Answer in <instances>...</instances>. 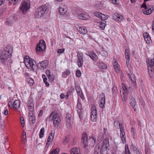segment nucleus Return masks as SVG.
<instances>
[{
	"label": "nucleus",
	"instance_id": "nucleus-1",
	"mask_svg": "<svg viewBox=\"0 0 154 154\" xmlns=\"http://www.w3.org/2000/svg\"><path fill=\"white\" fill-rule=\"evenodd\" d=\"M48 5V4H45L37 8L35 12V17L38 19L43 16L46 11Z\"/></svg>",
	"mask_w": 154,
	"mask_h": 154
},
{
	"label": "nucleus",
	"instance_id": "nucleus-2",
	"mask_svg": "<svg viewBox=\"0 0 154 154\" xmlns=\"http://www.w3.org/2000/svg\"><path fill=\"white\" fill-rule=\"evenodd\" d=\"M50 117L52 118L54 126L56 128H58L61 122V118L60 116L58 114L53 112L51 113Z\"/></svg>",
	"mask_w": 154,
	"mask_h": 154
},
{
	"label": "nucleus",
	"instance_id": "nucleus-3",
	"mask_svg": "<svg viewBox=\"0 0 154 154\" xmlns=\"http://www.w3.org/2000/svg\"><path fill=\"white\" fill-rule=\"evenodd\" d=\"M24 62L27 68L31 69L34 71L36 62L34 60L29 58L28 56H26L24 58Z\"/></svg>",
	"mask_w": 154,
	"mask_h": 154
},
{
	"label": "nucleus",
	"instance_id": "nucleus-4",
	"mask_svg": "<svg viewBox=\"0 0 154 154\" xmlns=\"http://www.w3.org/2000/svg\"><path fill=\"white\" fill-rule=\"evenodd\" d=\"M147 66H148V70L150 76L152 77V67L154 66V57L151 59H148L146 60Z\"/></svg>",
	"mask_w": 154,
	"mask_h": 154
},
{
	"label": "nucleus",
	"instance_id": "nucleus-5",
	"mask_svg": "<svg viewBox=\"0 0 154 154\" xmlns=\"http://www.w3.org/2000/svg\"><path fill=\"white\" fill-rule=\"evenodd\" d=\"M21 6L20 8L23 14H25L27 11L30 7V5L29 2L26 1H23L22 2L21 4Z\"/></svg>",
	"mask_w": 154,
	"mask_h": 154
},
{
	"label": "nucleus",
	"instance_id": "nucleus-6",
	"mask_svg": "<svg viewBox=\"0 0 154 154\" xmlns=\"http://www.w3.org/2000/svg\"><path fill=\"white\" fill-rule=\"evenodd\" d=\"M76 110L77 111L80 119H82V114L83 112V109L82 106V104L79 101V98L78 99L77 103L76 106Z\"/></svg>",
	"mask_w": 154,
	"mask_h": 154
},
{
	"label": "nucleus",
	"instance_id": "nucleus-7",
	"mask_svg": "<svg viewBox=\"0 0 154 154\" xmlns=\"http://www.w3.org/2000/svg\"><path fill=\"white\" fill-rule=\"evenodd\" d=\"M11 56V54L8 52H6L3 51L1 53L0 56L2 62H4L9 58Z\"/></svg>",
	"mask_w": 154,
	"mask_h": 154
},
{
	"label": "nucleus",
	"instance_id": "nucleus-8",
	"mask_svg": "<svg viewBox=\"0 0 154 154\" xmlns=\"http://www.w3.org/2000/svg\"><path fill=\"white\" fill-rule=\"evenodd\" d=\"M78 57L77 64L79 67H81L83 64V56L82 52H78L77 53Z\"/></svg>",
	"mask_w": 154,
	"mask_h": 154
},
{
	"label": "nucleus",
	"instance_id": "nucleus-9",
	"mask_svg": "<svg viewBox=\"0 0 154 154\" xmlns=\"http://www.w3.org/2000/svg\"><path fill=\"white\" fill-rule=\"evenodd\" d=\"M122 86L124 91L123 93L122 94H121V96L122 100L123 101H126L128 99V94L127 91L128 90V88L124 83H122Z\"/></svg>",
	"mask_w": 154,
	"mask_h": 154
},
{
	"label": "nucleus",
	"instance_id": "nucleus-10",
	"mask_svg": "<svg viewBox=\"0 0 154 154\" xmlns=\"http://www.w3.org/2000/svg\"><path fill=\"white\" fill-rule=\"evenodd\" d=\"M101 147L102 149L105 150L109 149V139L108 138L104 139L102 143Z\"/></svg>",
	"mask_w": 154,
	"mask_h": 154
},
{
	"label": "nucleus",
	"instance_id": "nucleus-11",
	"mask_svg": "<svg viewBox=\"0 0 154 154\" xmlns=\"http://www.w3.org/2000/svg\"><path fill=\"white\" fill-rule=\"evenodd\" d=\"M87 134L86 133H83L82 135L81 141L82 143L84 145L83 147L85 148L88 146V140Z\"/></svg>",
	"mask_w": 154,
	"mask_h": 154
},
{
	"label": "nucleus",
	"instance_id": "nucleus-12",
	"mask_svg": "<svg viewBox=\"0 0 154 154\" xmlns=\"http://www.w3.org/2000/svg\"><path fill=\"white\" fill-rule=\"evenodd\" d=\"M113 19L118 23L121 22L124 19L123 16L117 13L114 14L112 15Z\"/></svg>",
	"mask_w": 154,
	"mask_h": 154
},
{
	"label": "nucleus",
	"instance_id": "nucleus-13",
	"mask_svg": "<svg viewBox=\"0 0 154 154\" xmlns=\"http://www.w3.org/2000/svg\"><path fill=\"white\" fill-rule=\"evenodd\" d=\"M54 135V133H53V131H52L50 133L49 135L48 138L45 146L46 148H48V147L50 143L52 142L53 140Z\"/></svg>",
	"mask_w": 154,
	"mask_h": 154
},
{
	"label": "nucleus",
	"instance_id": "nucleus-14",
	"mask_svg": "<svg viewBox=\"0 0 154 154\" xmlns=\"http://www.w3.org/2000/svg\"><path fill=\"white\" fill-rule=\"evenodd\" d=\"M120 137L122 143L124 144L126 142V137L124 128L123 126H122L120 128Z\"/></svg>",
	"mask_w": 154,
	"mask_h": 154
},
{
	"label": "nucleus",
	"instance_id": "nucleus-15",
	"mask_svg": "<svg viewBox=\"0 0 154 154\" xmlns=\"http://www.w3.org/2000/svg\"><path fill=\"white\" fill-rule=\"evenodd\" d=\"M40 69L43 70L48 65V62L45 60L39 62L38 64Z\"/></svg>",
	"mask_w": 154,
	"mask_h": 154
},
{
	"label": "nucleus",
	"instance_id": "nucleus-16",
	"mask_svg": "<svg viewBox=\"0 0 154 154\" xmlns=\"http://www.w3.org/2000/svg\"><path fill=\"white\" fill-rule=\"evenodd\" d=\"M76 29L80 33L83 35L85 34L87 32V29L84 27H81L79 25H77Z\"/></svg>",
	"mask_w": 154,
	"mask_h": 154
},
{
	"label": "nucleus",
	"instance_id": "nucleus-17",
	"mask_svg": "<svg viewBox=\"0 0 154 154\" xmlns=\"http://www.w3.org/2000/svg\"><path fill=\"white\" fill-rule=\"evenodd\" d=\"M87 55L89 56L93 61L95 62L97 61L98 58L97 55L92 51H91L89 52V54Z\"/></svg>",
	"mask_w": 154,
	"mask_h": 154
},
{
	"label": "nucleus",
	"instance_id": "nucleus-18",
	"mask_svg": "<svg viewBox=\"0 0 154 154\" xmlns=\"http://www.w3.org/2000/svg\"><path fill=\"white\" fill-rule=\"evenodd\" d=\"M100 103L99 106L101 108H103L104 106V103H105V94L102 93L101 95H100Z\"/></svg>",
	"mask_w": 154,
	"mask_h": 154
},
{
	"label": "nucleus",
	"instance_id": "nucleus-19",
	"mask_svg": "<svg viewBox=\"0 0 154 154\" xmlns=\"http://www.w3.org/2000/svg\"><path fill=\"white\" fill-rule=\"evenodd\" d=\"M78 18L82 20H87L90 18V17L87 13H82L78 16Z\"/></svg>",
	"mask_w": 154,
	"mask_h": 154
},
{
	"label": "nucleus",
	"instance_id": "nucleus-20",
	"mask_svg": "<svg viewBox=\"0 0 154 154\" xmlns=\"http://www.w3.org/2000/svg\"><path fill=\"white\" fill-rule=\"evenodd\" d=\"M67 11V9L64 6H60L59 8V11L60 14L64 15Z\"/></svg>",
	"mask_w": 154,
	"mask_h": 154
},
{
	"label": "nucleus",
	"instance_id": "nucleus-21",
	"mask_svg": "<svg viewBox=\"0 0 154 154\" xmlns=\"http://www.w3.org/2000/svg\"><path fill=\"white\" fill-rule=\"evenodd\" d=\"M144 9L142 10L143 13L146 15L150 14L153 11L154 9H151V8H143Z\"/></svg>",
	"mask_w": 154,
	"mask_h": 154
},
{
	"label": "nucleus",
	"instance_id": "nucleus-22",
	"mask_svg": "<svg viewBox=\"0 0 154 154\" xmlns=\"http://www.w3.org/2000/svg\"><path fill=\"white\" fill-rule=\"evenodd\" d=\"M129 104L131 106L134 108L136 104V102L135 99L132 96H131L129 98Z\"/></svg>",
	"mask_w": 154,
	"mask_h": 154
},
{
	"label": "nucleus",
	"instance_id": "nucleus-23",
	"mask_svg": "<svg viewBox=\"0 0 154 154\" xmlns=\"http://www.w3.org/2000/svg\"><path fill=\"white\" fill-rule=\"evenodd\" d=\"M70 154H81L79 148L74 147L70 151Z\"/></svg>",
	"mask_w": 154,
	"mask_h": 154
},
{
	"label": "nucleus",
	"instance_id": "nucleus-24",
	"mask_svg": "<svg viewBox=\"0 0 154 154\" xmlns=\"http://www.w3.org/2000/svg\"><path fill=\"white\" fill-rule=\"evenodd\" d=\"M13 50V48L12 46L11 45H8L6 47H5L3 49V51L5 52H8L10 54H11L12 53Z\"/></svg>",
	"mask_w": 154,
	"mask_h": 154
},
{
	"label": "nucleus",
	"instance_id": "nucleus-25",
	"mask_svg": "<svg viewBox=\"0 0 154 154\" xmlns=\"http://www.w3.org/2000/svg\"><path fill=\"white\" fill-rule=\"evenodd\" d=\"M125 57L126 60V63L127 65L128 64L130 60V53L129 50L126 49L125 50Z\"/></svg>",
	"mask_w": 154,
	"mask_h": 154
},
{
	"label": "nucleus",
	"instance_id": "nucleus-26",
	"mask_svg": "<svg viewBox=\"0 0 154 154\" xmlns=\"http://www.w3.org/2000/svg\"><path fill=\"white\" fill-rule=\"evenodd\" d=\"M97 65L100 68L103 69H106L107 68V65L104 63L98 61L97 63Z\"/></svg>",
	"mask_w": 154,
	"mask_h": 154
},
{
	"label": "nucleus",
	"instance_id": "nucleus-27",
	"mask_svg": "<svg viewBox=\"0 0 154 154\" xmlns=\"http://www.w3.org/2000/svg\"><path fill=\"white\" fill-rule=\"evenodd\" d=\"M127 73L128 77L132 82H136L135 77L133 73H132L131 72L129 73L127 72Z\"/></svg>",
	"mask_w": 154,
	"mask_h": 154
},
{
	"label": "nucleus",
	"instance_id": "nucleus-28",
	"mask_svg": "<svg viewBox=\"0 0 154 154\" xmlns=\"http://www.w3.org/2000/svg\"><path fill=\"white\" fill-rule=\"evenodd\" d=\"M12 107L13 108H15L16 109H17L19 108V100H15Z\"/></svg>",
	"mask_w": 154,
	"mask_h": 154
},
{
	"label": "nucleus",
	"instance_id": "nucleus-29",
	"mask_svg": "<svg viewBox=\"0 0 154 154\" xmlns=\"http://www.w3.org/2000/svg\"><path fill=\"white\" fill-rule=\"evenodd\" d=\"M66 125L68 127L70 128L71 125V122L70 117L66 116Z\"/></svg>",
	"mask_w": 154,
	"mask_h": 154
},
{
	"label": "nucleus",
	"instance_id": "nucleus-30",
	"mask_svg": "<svg viewBox=\"0 0 154 154\" xmlns=\"http://www.w3.org/2000/svg\"><path fill=\"white\" fill-rule=\"evenodd\" d=\"M19 0H9V2L10 3H14V4L18 3ZM5 2V0H0V5L3 4Z\"/></svg>",
	"mask_w": 154,
	"mask_h": 154
},
{
	"label": "nucleus",
	"instance_id": "nucleus-31",
	"mask_svg": "<svg viewBox=\"0 0 154 154\" xmlns=\"http://www.w3.org/2000/svg\"><path fill=\"white\" fill-rule=\"evenodd\" d=\"M33 112L31 113L29 112V114L28 115V116H30L31 118H30L29 119V120H30L31 118H32L31 121L32 122V123L33 124L35 122V117Z\"/></svg>",
	"mask_w": 154,
	"mask_h": 154
},
{
	"label": "nucleus",
	"instance_id": "nucleus-32",
	"mask_svg": "<svg viewBox=\"0 0 154 154\" xmlns=\"http://www.w3.org/2000/svg\"><path fill=\"white\" fill-rule=\"evenodd\" d=\"M45 50L43 49V48L40 47V44H37V47H36V50L37 53H40L41 52H42Z\"/></svg>",
	"mask_w": 154,
	"mask_h": 154
},
{
	"label": "nucleus",
	"instance_id": "nucleus-33",
	"mask_svg": "<svg viewBox=\"0 0 154 154\" xmlns=\"http://www.w3.org/2000/svg\"><path fill=\"white\" fill-rule=\"evenodd\" d=\"M118 64L116 60L113 63V66L114 68L115 71L117 72H119L118 68Z\"/></svg>",
	"mask_w": 154,
	"mask_h": 154
},
{
	"label": "nucleus",
	"instance_id": "nucleus-34",
	"mask_svg": "<svg viewBox=\"0 0 154 154\" xmlns=\"http://www.w3.org/2000/svg\"><path fill=\"white\" fill-rule=\"evenodd\" d=\"M141 8H151V9L154 8L151 5L148 4L147 3L143 2L141 6Z\"/></svg>",
	"mask_w": 154,
	"mask_h": 154
},
{
	"label": "nucleus",
	"instance_id": "nucleus-35",
	"mask_svg": "<svg viewBox=\"0 0 154 154\" xmlns=\"http://www.w3.org/2000/svg\"><path fill=\"white\" fill-rule=\"evenodd\" d=\"M91 110V115H97V109L95 106H92Z\"/></svg>",
	"mask_w": 154,
	"mask_h": 154
},
{
	"label": "nucleus",
	"instance_id": "nucleus-36",
	"mask_svg": "<svg viewBox=\"0 0 154 154\" xmlns=\"http://www.w3.org/2000/svg\"><path fill=\"white\" fill-rule=\"evenodd\" d=\"M42 77L44 83H45L47 87H48L49 86V84L48 82H47V79L45 75L43 74L42 75Z\"/></svg>",
	"mask_w": 154,
	"mask_h": 154
},
{
	"label": "nucleus",
	"instance_id": "nucleus-37",
	"mask_svg": "<svg viewBox=\"0 0 154 154\" xmlns=\"http://www.w3.org/2000/svg\"><path fill=\"white\" fill-rule=\"evenodd\" d=\"M114 125L115 128H118L119 127L120 129V128L122 126H123L122 124H120L118 121L116 120L114 122Z\"/></svg>",
	"mask_w": 154,
	"mask_h": 154
},
{
	"label": "nucleus",
	"instance_id": "nucleus-38",
	"mask_svg": "<svg viewBox=\"0 0 154 154\" xmlns=\"http://www.w3.org/2000/svg\"><path fill=\"white\" fill-rule=\"evenodd\" d=\"M15 22L14 20H13L12 18H10L6 22V24L9 25H11Z\"/></svg>",
	"mask_w": 154,
	"mask_h": 154
},
{
	"label": "nucleus",
	"instance_id": "nucleus-39",
	"mask_svg": "<svg viewBox=\"0 0 154 154\" xmlns=\"http://www.w3.org/2000/svg\"><path fill=\"white\" fill-rule=\"evenodd\" d=\"M45 128L44 127H43L40 130L39 135V137L40 138H42L44 136L45 133Z\"/></svg>",
	"mask_w": 154,
	"mask_h": 154
},
{
	"label": "nucleus",
	"instance_id": "nucleus-40",
	"mask_svg": "<svg viewBox=\"0 0 154 154\" xmlns=\"http://www.w3.org/2000/svg\"><path fill=\"white\" fill-rule=\"evenodd\" d=\"M91 143H90L91 146L92 147H94L96 143V140L93 137L90 138Z\"/></svg>",
	"mask_w": 154,
	"mask_h": 154
},
{
	"label": "nucleus",
	"instance_id": "nucleus-41",
	"mask_svg": "<svg viewBox=\"0 0 154 154\" xmlns=\"http://www.w3.org/2000/svg\"><path fill=\"white\" fill-rule=\"evenodd\" d=\"M70 73V71L67 70L63 72L62 74V77L63 78H66L67 75H68Z\"/></svg>",
	"mask_w": 154,
	"mask_h": 154
},
{
	"label": "nucleus",
	"instance_id": "nucleus-42",
	"mask_svg": "<svg viewBox=\"0 0 154 154\" xmlns=\"http://www.w3.org/2000/svg\"><path fill=\"white\" fill-rule=\"evenodd\" d=\"M39 44H40V47L42 48H43V49H45L46 48L45 42L43 40L42 41H40Z\"/></svg>",
	"mask_w": 154,
	"mask_h": 154
},
{
	"label": "nucleus",
	"instance_id": "nucleus-43",
	"mask_svg": "<svg viewBox=\"0 0 154 154\" xmlns=\"http://www.w3.org/2000/svg\"><path fill=\"white\" fill-rule=\"evenodd\" d=\"M59 151V148H56L53 149L50 152V154H58Z\"/></svg>",
	"mask_w": 154,
	"mask_h": 154
},
{
	"label": "nucleus",
	"instance_id": "nucleus-44",
	"mask_svg": "<svg viewBox=\"0 0 154 154\" xmlns=\"http://www.w3.org/2000/svg\"><path fill=\"white\" fill-rule=\"evenodd\" d=\"M125 154H131L127 144H126L125 146Z\"/></svg>",
	"mask_w": 154,
	"mask_h": 154
},
{
	"label": "nucleus",
	"instance_id": "nucleus-45",
	"mask_svg": "<svg viewBox=\"0 0 154 154\" xmlns=\"http://www.w3.org/2000/svg\"><path fill=\"white\" fill-rule=\"evenodd\" d=\"M28 83L30 86H32L33 85L34 83V80L31 78H29L27 79Z\"/></svg>",
	"mask_w": 154,
	"mask_h": 154
},
{
	"label": "nucleus",
	"instance_id": "nucleus-46",
	"mask_svg": "<svg viewBox=\"0 0 154 154\" xmlns=\"http://www.w3.org/2000/svg\"><path fill=\"white\" fill-rule=\"evenodd\" d=\"M28 109L30 112H33V111L34 110V105H30L28 106Z\"/></svg>",
	"mask_w": 154,
	"mask_h": 154
},
{
	"label": "nucleus",
	"instance_id": "nucleus-47",
	"mask_svg": "<svg viewBox=\"0 0 154 154\" xmlns=\"http://www.w3.org/2000/svg\"><path fill=\"white\" fill-rule=\"evenodd\" d=\"M91 120L93 122H96L97 121V115H91Z\"/></svg>",
	"mask_w": 154,
	"mask_h": 154
},
{
	"label": "nucleus",
	"instance_id": "nucleus-48",
	"mask_svg": "<svg viewBox=\"0 0 154 154\" xmlns=\"http://www.w3.org/2000/svg\"><path fill=\"white\" fill-rule=\"evenodd\" d=\"M20 122L21 124L23 127H24L25 125V121L24 118L23 117H21L20 118Z\"/></svg>",
	"mask_w": 154,
	"mask_h": 154
},
{
	"label": "nucleus",
	"instance_id": "nucleus-49",
	"mask_svg": "<svg viewBox=\"0 0 154 154\" xmlns=\"http://www.w3.org/2000/svg\"><path fill=\"white\" fill-rule=\"evenodd\" d=\"M34 104L33 99L32 98H29L28 100L27 105L28 106Z\"/></svg>",
	"mask_w": 154,
	"mask_h": 154
},
{
	"label": "nucleus",
	"instance_id": "nucleus-50",
	"mask_svg": "<svg viewBox=\"0 0 154 154\" xmlns=\"http://www.w3.org/2000/svg\"><path fill=\"white\" fill-rule=\"evenodd\" d=\"M106 24L105 23H100V28L102 30H104L105 29V27Z\"/></svg>",
	"mask_w": 154,
	"mask_h": 154
},
{
	"label": "nucleus",
	"instance_id": "nucleus-51",
	"mask_svg": "<svg viewBox=\"0 0 154 154\" xmlns=\"http://www.w3.org/2000/svg\"><path fill=\"white\" fill-rule=\"evenodd\" d=\"M75 88L77 94L80 92H82V90L79 86L77 85L75 86Z\"/></svg>",
	"mask_w": 154,
	"mask_h": 154
},
{
	"label": "nucleus",
	"instance_id": "nucleus-52",
	"mask_svg": "<svg viewBox=\"0 0 154 154\" xmlns=\"http://www.w3.org/2000/svg\"><path fill=\"white\" fill-rule=\"evenodd\" d=\"M144 39L147 43H150V41H151V38L149 36H148V37H145L144 38Z\"/></svg>",
	"mask_w": 154,
	"mask_h": 154
},
{
	"label": "nucleus",
	"instance_id": "nucleus-53",
	"mask_svg": "<svg viewBox=\"0 0 154 154\" xmlns=\"http://www.w3.org/2000/svg\"><path fill=\"white\" fill-rule=\"evenodd\" d=\"M49 80L50 82H52L54 81V76L53 75H51L48 77Z\"/></svg>",
	"mask_w": 154,
	"mask_h": 154
},
{
	"label": "nucleus",
	"instance_id": "nucleus-54",
	"mask_svg": "<svg viewBox=\"0 0 154 154\" xmlns=\"http://www.w3.org/2000/svg\"><path fill=\"white\" fill-rule=\"evenodd\" d=\"M114 5H119V2L118 0H110Z\"/></svg>",
	"mask_w": 154,
	"mask_h": 154
},
{
	"label": "nucleus",
	"instance_id": "nucleus-55",
	"mask_svg": "<svg viewBox=\"0 0 154 154\" xmlns=\"http://www.w3.org/2000/svg\"><path fill=\"white\" fill-rule=\"evenodd\" d=\"M26 133L24 131H23V134L22 135V139L23 140V141H24L26 139Z\"/></svg>",
	"mask_w": 154,
	"mask_h": 154
},
{
	"label": "nucleus",
	"instance_id": "nucleus-56",
	"mask_svg": "<svg viewBox=\"0 0 154 154\" xmlns=\"http://www.w3.org/2000/svg\"><path fill=\"white\" fill-rule=\"evenodd\" d=\"M100 152L99 146H96L94 149V154H98Z\"/></svg>",
	"mask_w": 154,
	"mask_h": 154
},
{
	"label": "nucleus",
	"instance_id": "nucleus-57",
	"mask_svg": "<svg viewBox=\"0 0 154 154\" xmlns=\"http://www.w3.org/2000/svg\"><path fill=\"white\" fill-rule=\"evenodd\" d=\"M64 48L58 49H57V52L58 54H61L64 52Z\"/></svg>",
	"mask_w": 154,
	"mask_h": 154
},
{
	"label": "nucleus",
	"instance_id": "nucleus-58",
	"mask_svg": "<svg viewBox=\"0 0 154 154\" xmlns=\"http://www.w3.org/2000/svg\"><path fill=\"white\" fill-rule=\"evenodd\" d=\"M112 91L113 93L116 94L117 92V88L115 86H113L112 87Z\"/></svg>",
	"mask_w": 154,
	"mask_h": 154
},
{
	"label": "nucleus",
	"instance_id": "nucleus-59",
	"mask_svg": "<svg viewBox=\"0 0 154 154\" xmlns=\"http://www.w3.org/2000/svg\"><path fill=\"white\" fill-rule=\"evenodd\" d=\"M76 76L78 77H79L81 76V72L79 70H77L76 72Z\"/></svg>",
	"mask_w": 154,
	"mask_h": 154
},
{
	"label": "nucleus",
	"instance_id": "nucleus-60",
	"mask_svg": "<svg viewBox=\"0 0 154 154\" xmlns=\"http://www.w3.org/2000/svg\"><path fill=\"white\" fill-rule=\"evenodd\" d=\"M69 140V138L68 137L66 136L63 141V143L66 144Z\"/></svg>",
	"mask_w": 154,
	"mask_h": 154
},
{
	"label": "nucleus",
	"instance_id": "nucleus-61",
	"mask_svg": "<svg viewBox=\"0 0 154 154\" xmlns=\"http://www.w3.org/2000/svg\"><path fill=\"white\" fill-rule=\"evenodd\" d=\"M131 148L132 149L133 152H134L135 151H136L138 149L134 145H131Z\"/></svg>",
	"mask_w": 154,
	"mask_h": 154
},
{
	"label": "nucleus",
	"instance_id": "nucleus-62",
	"mask_svg": "<svg viewBox=\"0 0 154 154\" xmlns=\"http://www.w3.org/2000/svg\"><path fill=\"white\" fill-rule=\"evenodd\" d=\"M101 15L102 16V17L100 18L101 19L103 20H106L107 19V17L106 15L102 14Z\"/></svg>",
	"mask_w": 154,
	"mask_h": 154
},
{
	"label": "nucleus",
	"instance_id": "nucleus-63",
	"mask_svg": "<svg viewBox=\"0 0 154 154\" xmlns=\"http://www.w3.org/2000/svg\"><path fill=\"white\" fill-rule=\"evenodd\" d=\"M117 146H115L113 147L112 150L113 153H116L117 150Z\"/></svg>",
	"mask_w": 154,
	"mask_h": 154
},
{
	"label": "nucleus",
	"instance_id": "nucleus-64",
	"mask_svg": "<svg viewBox=\"0 0 154 154\" xmlns=\"http://www.w3.org/2000/svg\"><path fill=\"white\" fill-rule=\"evenodd\" d=\"M78 95H79L80 97L82 98V99H83L84 97V95L82 93V92H80L78 94Z\"/></svg>",
	"mask_w": 154,
	"mask_h": 154
}]
</instances>
